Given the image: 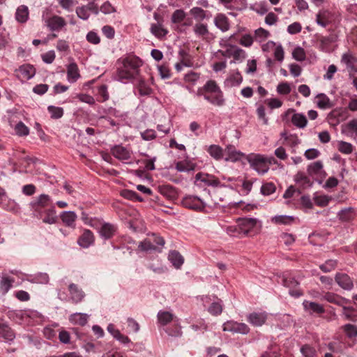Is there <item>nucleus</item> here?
Masks as SVG:
<instances>
[{"label": "nucleus", "instance_id": "nucleus-1", "mask_svg": "<svg viewBox=\"0 0 357 357\" xmlns=\"http://www.w3.org/2000/svg\"><path fill=\"white\" fill-rule=\"evenodd\" d=\"M119 64L116 71V78L123 83L134 82L140 75V67L143 61L135 55H128L118 60Z\"/></svg>", "mask_w": 357, "mask_h": 357}, {"label": "nucleus", "instance_id": "nucleus-2", "mask_svg": "<svg viewBox=\"0 0 357 357\" xmlns=\"http://www.w3.org/2000/svg\"><path fill=\"white\" fill-rule=\"evenodd\" d=\"M218 194V191L213 192V198L211 202L197 196L186 195L183 198L181 203L185 208L197 211H202L206 207L211 208L215 205L219 204V202H224L225 198L219 197Z\"/></svg>", "mask_w": 357, "mask_h": 357}, {"label": "nucleus", "instance_id": "nucleus-3", "mask_svg": "<svg viewBox=\"0 0 357 357\" xmlns=\"http://www.w3.org/2000/svg\"><path fill=\"white\" fill-rule=\"evenodd\" d=\"M246 160L249 162L250 167L259 174H264L269 170L267 158L260 154L250 153L245 156Z\"/></svg>", "mask_w": 357, "mask_h": 357}, {"label": "nucleus", "instance_id": "nucleus-4", "mask_svg": "<svg viewBox=\"0 0 357 357\" xmlns=\"http://www.w3.org/2000/svg\"><path fill=\"white\" fill-rule=\"evenodd\" d=\"M52 202V198L48 195L41 194L36 197L29 205L33 214L37 218H42L43 210Z\"/></svg>", "mask_w": 357, "mask_h": 357}, {"label": "nucleus", "instance_id": "nucleus-5", "mask_svg": "<svg viewBox=\"0 0 357 357\" xmlns=\"http://www.w3.org/2000/svg\"><path fill=\"white\" fill-rule=\"evenodd\" d=\"M223 331L231 332L233 333H240L246 335L250 332V328L244 323H239L234 321H227L223 324Z\"/></svg>", "mask_w": 357, "mask_h": 357}, {"label": "nucleus", "instance_id": "nucleus-6", "mask_svg": "<svg viewBox=\"0 0 357 357\" xmlns=\"http://www.w3.org/2000/svg\"><path fill=\"white\" fill-rule=\"evenodd\" d=\"M334 280L337 285L345 291H351L354 287V279L347 273L337 272L335 275Z\"/></svg>", "mask_w": 357, "mask_h": 357}, {"label": "nucleus", "instance_id": "nucleus-7", "mask_svg": "<svg viewBox=\"0 0 357 357\" xmlns=\"http://www.w3.org/2000/svg\"><path fill=\"white\" fill-rule=\"evenodd\" d=\"M117 229V226L114 224L103 222L100 224L98 232L101 238L109 240L115 236Z\"/></svg>", "mask_w": 357, "mask_h": 357}, {"label": "nucleus", "instance_id": "nucleus-8", "mask_svg": "<svg viewBox=\"0 0 357 357\" xmlns=\"http://www.w3.org/2000/svg\"><path fill=\"white\" fill-rule=\"evenodd\" d=\"M283 284L289 288V293L291 296L298 298L303 295L302 291L298 288L299 283L294 278L291 277L284 278Z\"/></svg>", "mask_w": 357, "mask_h": 357}, {"label": "nucleus", "instance_id": "nucleus-9", "mask_svg": "<svg viewBox=\"0 0 357 357\" xmlns=\"http://www.w3.org/2000/svg\"><path fill=\"white\" fill-rule=\"evenodd\" d=\"M68 291L70 294V301L74 304L81 303L85 297V293L83 290L74 283L69 284Z\"/></svg>", "mask_w": 357, "mask_h": 357}, {"label": "nucleus", "instance_id": "nucleus-10", "mask_svg": "<svg viewBox=\"0 0 357 357\" xmlns=\"http://www.w3.org/2000/svg\"><path fill=\"white\" fill-rule=\"evenodd\" d=\"M321 301H326L330 303L337 305L338 306H343L344 304L349 303V300L331 291H327L324 294L321 298Z\"/></svg>", "mask_w": 357, "mask_h": 357}, {"label": "nucleus", "instance_id": "nucleus-11", "mask_svg": "<svg viewBox=\"0 0 357 357\" xmlns=\"http://www.w3.org/2000/svg\"><path fill=\"white\" fill-rule=\"evenodd\" d=\"M95 242V236L93 233L87 229L83 230L82 234L77 239V244L83 248H88L93 245Z\"/></svg>", "mask_w": 357, "mask_h": 357}, {"label": "nucleus", "instance_id": "nucleus-12", "mask_svg": "<svg viewBox=\"0 0 357 357\" xmlns=\"http://www.w3.org/2000/svg\"><path fill=\"white\" fill-rule=\"evenodd\" d=\"M334 21V14L328 10L319 11L316 15V22L322 27H326Z\"/></svg>", "mask_w": 357, "mask_h": 357}, {"label": "nucleus", "instance_id": "nucleus-13", "mask_svg": "<svg viewBox=\"0 0 357 357\" xmlns=\"http://www.w3.org/2000/svg\"><path fill=\"white\" fill-rule=\"evenodd\" d=\"M267 319V314L265 312H254L247 317L248 321L255 327L261 326Z\"/></svg>", "mask_w": 357, "mask_h": 357}, {"label": "nucleus", "instance_id": "nucleus-14", "mask_svg": "<svg viewBox=\"0 0 357 357\" xmlns=\"http://www.w3.org/2000/svg\"><path fill=\"white\" fill-rule=\"evenodd\" d=\"M45 24L50 31H60L66 25V22L63 17L54 15L45 20Z\"/></svg>", "mask_w": 357, "mask_h": 357}, {"label": "nucleus", "instance_id": "nucleus-15", "mask_svg": "<svg viewBox=\"0 0 357 357\" xmlns=\"http://www.w3.org/2000/svg\"><path fill=\"white\" fill-rule=\"evenodd\" d=\"M195 181H200L208 186L218 187L222 185H221L220 180L215 176L202 172L197 173L196 174Z\"/></svg>", "mask_w": 357, "mask_h": 357}, {"label": "nucleus", "instance_id": "nucleus-16", "mask_svg": "<svg viewBox=\"0 0 357 357\" xmlns=\"http://www.w3.org/2000/svg\"><path fill=\"white\" fill-rule=\"evenodd\" d=\"M225 153L227 154V157L225 158L226 161H231L233 162H236L240 160L242 158H245L247 155H245L243 153L240 151H237L234 145H227L225 148Z\"/></svg>", "mask_w": 357, "mask_h": 357}, {"label": "nucleus", "instance_id": "nucleus-17", "mask_svg": "<svg viewBox=\"0 0 357 357\" xmlns=\"http://www.w3.org/2000/svg\"><path fill=\"white\" fill-rule=\"evenodd\" d=\"M204 99L213 105L217 107H222L225 104V99L224 98L223 92L222 90L214 93L205 94Z\"/></svg>", "mask_w": 357, "mask_h": 357}, {"label": "nucleus", "instance_id": "nucleus-18", "mask_svg": "<svg viewBox=\"0 0 357 357\" xmlns=\"http://www.w3.org/2000/svg\"><path fill=\"white\" fill-rule=\"evenodd\" d=\"M303 306L304 310L311 315H320L325 312L324 306L316 302L304 301L303 302Z\"/></svg>", "mask_w": 357, "mask_h": 357}, {"label": "nucleus", "instance_id": "nucleus-19", "mask_svg": "<svg viewBox=\"0 0 357 357\" xmlns=\"http://www.w3.org/2000/svg\"><path fill=\"white\" fill-rule=\"evenodd\" d=\"M341 63H344L349 70L357 71L355 68V64L357 63V57L350 51L342 54Z\"/></svg>", "mask_w": 357, "mask_h": 357}, {"label": "nucleus", "instance_id": "nucleus-20", "mask_svg": "<svg viewBox=\"0 0 357 357\" xmlns=\"http://www.w3.org/2000/svg\"><path fill=\"white\" fill-rule=\"evenodd\" d=\"M214 24L215 26L222 32L227 31L230 28L229 20L223 13H218L214 17Z\"/></svg>", "mask_w": 357, "mask_h": 357}, {"label": "nucleus", "instance_id": "nucleus-21", "mask_svg": "<svg viewBox=\"0 0 357 357\" xmlns=\"http://www.w3.org/2000/svg\"><path fill=\"white\" fill-rule=\"evenodd\" d=\"M77 215L74 211H63L60 214V218L62 220L63 223L68 227L75 229V221L77 220Z\"/></svg>", "mask_w": 357, "mask_h": 357}, {"label": "nucleus", "instance_id": "nucleus-22", "mask_svg": "<svg viewBox=\"0 0 357 357\" xmlns=\"http://www.w3.org/2000/svg\"><path fill=\"white\" fill-rule=\"evenodd\" d=\"M190 13L196 21L199 22L205 19L208 20L211 17V13L209 11L205 10L201 7L198 6L192 8L190 10Z\"/></svg>", "mask_w": 357, "mask_h": 357}, {"label": "nucleus", "instance_id": "nucleus-23", "mask_svg": "<svg viewBox=\"0 0 357 357\" xmlns=\"http://www.w3.org/2000/svg\"><path fill=\"white\" fill-rule=\"evenodd\" d=\"M238 222L241 231L247 234L251 229L256 227L257 219L253 218H243L239 219Z\"/></svg>", "mask_w": 357, "mask_h": 357}, {"label": "nucleus", "instance_id": "nucleus-24", "mask_svg": "<svg viewBox=\"0 0 357 357\" xmlns=\"http://www.w3.org/2000/svg\"><path fill=\"white\" fill-rule=\"evenodd\" d=\"M175 318L174 314L168 311L160 310L157 314L158 322L162 326L174 321Z\"/></svg>", "mask_w": 357, "mask_h": 357}, {"label": "nucleus", "instance_id": "nucleus-25", "mask_svg": "<svg viewBox=\"0 0 357 357\" xmlns=\"http://www.w3.org/2000/svg\"><path fill=\"white\" fill-rule=\"evenodd\" d=\"M316 98L317 99L316 105L321 109H330L333 107V103L325 93L317 94Z\"/></svg>", "mask_w": 357, "mask_h": 357}, {"label": "nucleus", "instance_id": "nucleus-26", "mask_svg": "<svg viewBox=\"0 0 357 357\" xmlns=\"http://www.w3.org/2000/svg\"><path fill=\"white\" fill-rule=\"evenodd\" d=\"M43 222L46 224L52 225L56 222V210L54 206L43 210L42 215Z\"/></svg>", "mask_w": 357, "mask_h": 357}, {"label": "nucleus", "instance_id": "nucleus-27", "mask_svg": "<svg viewBox=\"0 0 357 357\" xmlns=\"http://www.w3.org/2000/svg\"><path fill=\"white\" fill-rule=\"evenodd\" d=\"M134 82H136L137 88L140 96H148L151 93L152 89L148 86L144 79L141 77L140 75L134 79Z\"/></svg>", "mask_w": 357, "mask_h": 357}, {"label": "nucleus", "instance_id": "nucleus-28", "mask_svg": "<svg viewBox=\"0 0 357 357\" xmlns=\"http://www.w3.org/2000/svg\"><path fill=\"white\" fill-rule=\"evenodd\" d=\"M112 155L119 160H128L130 158V152L123 146L117 145L112 149Z\"/></svg>", "mask_w": 357, "mask_h": 357}, {"label": "nucleus", "instance_id": "nucleus-29", "mask_svg": "<svg viewBox=\"0 0 357 357\" xmlns=\"http://www.w3.org/2000/svg\"><path fill=\"white\" fill-rule=\"evenodd\" d=\"M337 217L342 222L351 221L355 218V209L353 207L344 208L338 212Z\"/></svg>", "mask_w": 357, "mask_h": 357}, {"label": "nucleus", "instance_id": "nucleus-30", "mask_svg": "<svg viewBox=\"0 0 357 357\" xmlns=\"http://www.w3.org/2000/svg\"><path fill=\"white\" fill-rule=\"evenodd\" d=\"M80 77L77 63H70L67 68V77L69 82H75Z\"/></svg>", "mask_w": 357, "mask_h": 357}, {"label": "nucleus", "instance_id": "nucleus-31", "mask_svg": "<svg viewBox=\"0 0 357 357\" xmlns=\"http://www.w3.org/2000/svg\"><path fill=\"white\" fill-rule=\"evenodd\" d=\"M0 337L6 341H13L15 337L13 331L6 324H0Z\"/></svg>", "mask_w": 357, "mask_h": 357}, {"label": "nucleus", "instance_id": "nucleus-32", "mask_svg": "<svg viewBox=\"0 0 357 357\" xmlns=\"http://www.w3.org/2000/svg\"><path fill=\"white\" fill-rule=\"evenodd\" d=\"M168 259L171 261L176 268H179L184 262L182 255L176 250L170 251L168 255Z\"/></svg>", "mask_w": 357, "mask_h": 357}, {"label": "nucleus", "instance_id": "nucleus-33", "mask_svg": "<svg viewBox=\"0 0 357 357\" xmlns=\"http://www.w3.org/2000/svg\"><path fill=\"white\" fill-rule=\"evenodd\" d=\"M29 9L26 6L22 5L17 8L15 19L18 22L24 23L29 18Z\"/></svg>", "mask_w": 357, "mask_h": 357}, {"label": "nucleus", "instance_id": "nucleus-34", "mask_svg": "<svg viewBox=\"0 0 357 357\" xmlns=\"http://www.w3.org/2000/svg\"><path fill=\"white\" fill-rule=\"evenodd\" d=\"M19 71L22 77L26 80L30 79L36 74V69L30 64L21 66L19 68Z\"/></svg>", "mask_w": 357, "mask_h": 357}, {"label": "nucleus", "instance_id": "nucleus-35", "mask_svg": "<svg viewBox=\"0 0 357 357\" xmlns=\"http://www.w3.org/2000/svg\"><path fill=\"white\" fill-rule=\"evenodd\" d=\"M151 32L158 38H162L165 37L168 31L162 26L161 24H152L150 28Z\"/></svg>", "mask_w": 357, "mask_h": 357}, {"label": "nucleus", "instance_id": "nucleus-36", "mask_svg": "<svg viewBox=\"0 0 357 357\" xmlns=\"http://www.w3.org/2000/svg\"><path fill=\"white\" fill-rule=\"evenodd\" d=\"M88 315L84 313H74L70 316V321L75 324L84 326L88 321Z\"/></svg>", "mask_w": 357, "mask_h": 357}, {"label": "nucleus", "instance_id": "nucleus-37", "mask_svg": "<svg viewBox=\"0 0 357 357\" xmlns=\"http://www.w3.org/2000/svg\"><path fill=\"white\" fill-rule=\"evenodd\" d=\"M291 122L295 126L303 128L306 126L307 120L304 114L296 113L292 116Z\"/></svg>", "mask_w": 357, "mask_h": 357}, {"label": "nucleus", "instance_id": "nucleus-38", "mask_svg": "<svg viewBox=\"0 0 357 357\" xmlns=\"http://www.w3.org/2000/svg\"><path fill=\"white\" fill-rule=\"evenodd\" d=\"M195 168V165L188 161H179L176 164V169L178 172H193Z\"/></svg>", "mask_w": 357, "mask_h": 357}, {"label": "nucleus", "instance_id": "nucleus-39", "mask_svg": "<svg viewBox=\"0 0 357 357\" xmlns=\"http://www.w3.org/2000/svg\"><path fill=\"white\" fill-rule=\"evenodd\" d=\"M208 152L211 157L218 160L222 159L223 157V150L218 145H211L208 148Z\"/></svg>", "mask_w": 357, "mask_h": 357}, {"label": "nucleus", "instance_id": "nucleus-40", "mask_svg": "<svg viewBox=\"0 0 357 357\" xmlns=\"http://www.w3.org/2000/svg\"><path fill=\"white\" fill-rule=\"evenodd\" d=\"M222 301L218 299L211 303L208 308V312L213 316H218L222 313Z\"/></svg>", "mask_w": 357, "mask_h": 357}, {"label": "nucleus", "instance_id": "nucleus-41", "mask_svg": "<svg viewBox=\"0 0 357 357\" xmlns=\"http://www.w3.org/2000/svg\"><path fill=\"white\" fill-rule=\"evenodd\" d=\"M121 196H122L123 198L132 200V201H139V202H143V199L135 191L125 189L121 190L120 193Z\"/></svg>", "mask_w": 357, "mask_h": 357}, {"label": "nucleus", "instance_id": "nucleus-42", "mask_svg": "<svg viewBox=\"0 0 357 357\" xmlns=\"http://www.w3.org/2000/svg\"><path fill=\"white\" fill-rule=\"evenodd\" d=\"M295 181L301 183L303 187H311L312 185V182L310 181V178L301 172L296 174Z\"/></svg>", "mask_w": 357, "mask_h": 357}, {"label": "nucleus", "instance_id": "nucleus-43", "mask_svg": "<svg viewBox=\"0 0 357 357\" xmlns=\"http://www.w3.org/2000/svg\"><path fill=\"white\" fill-rule=\"evenodd\" d=\"M342 315L347 320L356 321L357 320V314L353 307L342 306Z\"/></svg>", "mask_w": 357, "mask_h": 357}, {"label": "nucleus", "instance_id": "nucleus-44", "mask_svg": "<svg viewBox=\"0 0 357 357\" xmlns=\"http://www.w3.org/2000/svg\"><path fill=\"white\" fill-rule=\"evenodd\" d=\"M294 218L290 215H275L272 218V222L280 225H291Z\"/></svg>", "mask_w": 357, "mask_h": 357}, {"label": "nucleus", "instance_id": "nucleus-45", "mask_svg": "<svg viewBox=\"0 0 357 357\" xmlns=\"http://www.w3.org/2000/svg\"><path fill=\"white\" fill-rule=\"evenodd\" d=\"M176 323L173 326L172 328H167L165 331L166 333L172 337H181L182 335L181 327L178 324V319H176L175 320Z\"/></svg>", "mask_w": 357, "mask_h": 357}, {"label": "nucleus", "instance_id": "nucleus-46", "mask_svg": "<svg viewBox=\"0 0 357 357\" xmlns=\"http://www.w3.org/2000/svg\"><path fill=\"white\" fill-rule=\"evenodd\" d=\"M186 13L183 9L176 10L172 15L171 21L174 24H179L184 20Z\"/></svg>", "mask_w": 357, "mask_h": 357}, {"label": "nucleus", "instance_id": "nucleus-47", "mask_svg": "<svg viewBox=\"0 0 357 357\" xmlns=\"http://www.w3.org/2000/svg\"><path fill=\"white\" fill-rule=\"evenodd\" d=\"M195 33L198 36H204L208 33V29L206 24L196 23L193 27Z\"/></svg>", "mask_w": 357, "mask_h": 357}, {"label": "nucleus", "instance_id": "nucleus-48", "mask_svg": "<svg viewBox=\"0 0 357 357\" xmlns=\"http://www.w3.org/2000/svg\"><path fill=\"white\" fill-rule=\"evenodd\" d=\"M13 280L8 277H3L0 281V292L2 294H6L11 288Z\"/></svg>", "mask_w": 357, "mask_h": 357}, {"label": "nucleus", "instance_id": "nucleus-49", "mask_svg": "<svg viewBox=\"0 0 357 357\" xmlns=\"http://www.w3.org/2000/svg\"><path fill=\"white\" fill-rule=\"evenodd\" d=\"M323 168V163L321 161H316L311 163L307 167V172L310 175H316L320 173Z\"/></svg>", "mask_w": 357, "mask_h": 357}, {"label": "nucleus", "instance_id": "nucleus-50", "mask_svg": "<svg viewBox=\"0 0 357 357\" xmlns=\"http://www.w3.org/2000/svg\"><path fill=\"white\" fill-rule=\"evenodd\" d=\"M47 110L52 119H58L61 118L63 115V109L60 107L50 105L47 107Z\"/></svg>", "mask_w": 357, "mask_h": 357}, {"label": "nucleus", "instance_id": "nucleus-51", "mask_svg": "<svg viewBox=\"0 0 357 357\" xmlns=\"http://www.w3.org/2000/svg\"><path fill=\"white\" fill-rule=\"evenodd\" d=\"M337 149L344 154H350L353 152V146L351 143L340 141L337 144Z\"/></svg>", "mask_w": 357, "mask_h": 357}, {"label": "nucleus", "instance_id": "nucleus-52", "mask_svg": "<svg viewBox=\"0 0 357 357\" xmlns=\"http://www.w3.org/2000/svg\"><path fill=\"white\" fill-rule=\"evenodd\" d=\"M204 89L205 94L221 91L220 88L218 86L217 83L214 80L207 81L206 83L204 85Z\"/></svg>", "mask_w": 357, "mask_h": 357}, {"label": "nucleus", "instance_id": "nucleus-53", "mask_svg": "<svg viewBox=\"0 0 357 357\" xmlns=\"http://www.w3.org/2000/svg\"><path fill=\"white\" fill-rule=\"evenodd\" d=\"M343 331L349 338L357 337V326L351 324H347L342 326Z\"/></svg>", "mask_w": 357, "mask_h": 357}, {"label": "nucleus", "instance_id": "nucleus-54", "mask_svg": "<svg viewBox=\"0 0 357 357\" xmlns=\"http://www.w3.org/2000/svg\"><path fill=\"white\" fill-rule=\"evenodd\" d=\"M242 81L243 77L238 71L230 75L229 77L227 79V83L231 86H238L242 82Z\"/></svg>", "mask_w": 357, "mask_h": 357}, {"label": "nucleus", "instance_id": "nucleus-55", "mask_svg": "<svg viewBox=\"0 0 357 357\" xmlns=\"http://www.w3.org/2000/svg\"><path fill=\"white\" fill-rule=\"evenodd\" d=\"M31 281L38 284H47L49 275L46 273H38L32 276Z\"/></svg>", "mask_w": 357, "mask_h": 357}, {"label": "nucleus", "instance_id": "nucleus-56", "mask_svg": "<svg viewBox=\"0 0 357 357\" xmlns=\"http://www.w3.org/2000/svg\"><path fill=\"white\" fill-rule=\"evenodd\" d=\"M138 249L142 252H147L149 250H155V245L151 241L150 239H144L139 243Z\"/></svg>", "mask_w": 357, "mask_h": 357}, {"label": "nucleus", "instance_id": "nucleus-57", "mask_svg": "<svg viewBox=\"0 0 357 357\" xmlns=\"http://www.w3.org/2000/svg\"><path fill=\"white\" fill-rule=\"evenodd\" d=\"M337 261L328 259L324 264L319 266V268L324 273H328L334 270L337 266Z\"/></svg>", "mask_w": 357, "mask_h": 357}, {"label": "nucleus", "instance_id": "nucleus-58", "mask_svg": "<svg viewBox=\"0 0 357 357\" xmlns=\"http://www.w3.org/2000/svg\"><path fill=\"white\" fill-rule=\"evenodd\" d=\"M160 193L167 197V198L172 199L175 196V190L171 185H162L159 188Z\"/></svg>", "mask_w": 357, "mask_h": 357}, {"label": "nucleus", "instance_id": "nucleus-59", "mask_svg": "<svg viewBox=\"0 0 357 357\" xmlns=\"http://www.w3.org/2000/svg\"><path fill=\"white\" fill-rule=\"evenodd\" d=\"M276 190L275 185L273 183H266L261 187V192L264 195H270L275 192Z\"/></svg>", "mask_w": 357, "mask_h": 357}, {"label": "nucleus", "instance_id": "nucleus-60", "mask_svg": "<svg viewBox=\"0 0 357 357\" xmlns=\"http://www.w3.org/2000/svg\"><path fill=\"white\" fill-rule=\"evenodd\" d=\"M200 78V74L194 71H190L184 76L185 82L195 84Z\"/></svg>", "mask_w": 357, "mask_h": 357}, {"label": "nucleus", "instance_id": "nucleus-61", "mask_svg": "<svg viewBox=\"0 0 357 357\" xmlns=\"http://www.w3.org/2000/svg\"><path fill=\"white\" fill-rule=\"evenodd\" d=\"M293 58L298 61H303L305 59L306 55L303 48L301 47H296L292 52Z\"/></svg>", "mask_w": 357, "mask_h": 357}, {"label": "nucleus", "instance_id": "nucleus-62", "mask_svg": "<svg viewBox=\"0 0 357 357\" xmlns=\"http://www.w3.org/2000/svg\"><path fill=\"white\" fill-rule=\"evenodd\" d=\"M301 352L305 357H314L316 356L315 349L309 344L302 346Z\"/></svg>", "mask_w": 357, "mask_h": 357}, {"label": "nucleus", "instance_id": "nucleus-63", "mask_svg": "<svg viewBox=\"0 0 357 357\" xmlns=\"http://www.w3.org/2000/svg\"><path fill=\"white\" fill-rule=\"evenodd\" d=\"M15 130L19 136H26L29 133V128L21 121L15 126Z\"/></svg>", "mask_w": 357, "mask_h": 357}, {"label": "nucleus", "instance_id": "nucleus-64", "mask_svg": "<svg viewBox=\"0 0 357 357\" xmlns=\"http://www.w3.org/2000/svg\"><path fill=\"white\" fill-rule=\"evenodd\" d=\"M269 36V31L263 28H259L255 31V38L259 42L265 40Z\"/></svg>", "mask_w": 357, "mask_h": 357}]
</instances>
